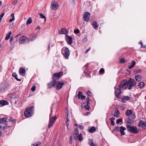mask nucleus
Here are the masks:
<instances>
[{"mask_svg": "<svg viewBox=\"0 0 146 146\" xmlns=\"http://www.w3.org/2000/svg\"><path fill=\"white\" fill-rule=\"evenodd\" d=\"M127 128L128 131L131 133L136 134L139 132V130L137 129V128L135 126H131L128 125L127 126Z\"/></svg>", "mask_w": 146, "mask_h": 146, "instance_id": "obj_1", "label": "nucleus"}, {"mask_svg": "<svg viewBox=\"0 0 146 146\" xmlns=\"http://www.w3.org/2000/svg\"><path fill=\"white\" fill-rule=\"evenodd\" d=\"M78 127L82 129H83L84 128L83 126L80 125H78Z\"/></svg>", "mask_w": 146, "mask_h": 146, "instance_id": "obj_58", "label": "nucleus"}, {"mask_svg": "<svg viewBox=\"0 0 146 146\" xmlns=\"http://www.w3.org/2000/svg\"><path fill=\"white\" fill-rule=\"evenodd\" d=\"M131 64V65L130 66H128V68L129 69H131L134 66L135 64V62L133 60Z\"/></svg>", "mask_w": 146, "mask_h": 146, "instance_id": "obj_32", "label": "nucleus"}, {"mask_svg": "<svg viewBox=\"0 0 146 146\" xmlns=\"http://www.w3.org/2000/svg\"><path fill=\"white\" fill-rule=\"evenodd\" d=\"M69 139H70V142H69V143H70V144H71L72 143V136H70V138H69Z\"/></svg>", "mask_w": 146, "mask_h": 146, "instance_id": "obj_56", "label": "nucleus"}, {"mask_svg": "<svg viewBox=\"0 0 146 146\" xmlns=\"http://www.w3.org/2000/svg\"><path fill=\"white\" fill-rule=\"evenodd\" d=\"M27 38L25 36H21L19 38V42L21 44H23L25 42Z\"/></svg>", "mask_w": 146, "mask_h": 146, "instance_id": "obj_17", "label": "nucleus"}, {"mask_svg": "<svg viewBox=\"0 0 146 146\" xmlns=\"http://www.w3.org/2000/svg\"><path fill=\"white\" fill-rule=\"evenodd\" d=\"M62 75L63 73L62 72L55 73L54 74L52 78L53 79V78H54V80H55L56 79H57L62 76Z\"/></svg>", "mask_w": 146, "mask_h": 146, "instance_id": "obj_12", "label": "nucleus"}, {"mask_svg": "<svg viewBox=\"0 0 146 146\" xmlns=\"http://www.w3.org/2000/svg\"><path fill=\"white\" fill-rule=\"evenodd\" d=\"M127 123L131 124L133 123V121L130 119H129L127 120Z\"/></svg>", "mask_w": 146, "mask_h": 146, "instance_id": "obj_48", "label": "nucleus"}, {"mask_svg": "<svg viewBox=\"0 0 146 146\" xmlns=\"http://www.w3.org/2000/svg\"><path fill=\"white\" fill-rule=\"evenodd\" d=\"M36 35L35 34H31L29 38V39L28 41H31L33 40L36 38Z\"/></svg>", "mask_w": 146, "mask_h": 146, "instance_id": "obj_22", "label": "nucleus"}, {"mask_svg": "<svg viewBox=\"0 0 146 146\" xmlns=\"http://www.w3.org/2000/svg\"><path fill=\"white\" fill-rule=\"evenodd\" d=\"M120 62L121 63H123L125 62V60L123 58H121L120 59Z\"/></svg>", "mask_w": 146, "mask_h": 146, "instance_id": "obj_53", "label": "nucleus"}, {"mask_svg": "<svg viewBox=\"0 0 146 146\" xmlns=\"http://www.w3.org/2000/svg\"><path fill=\"white\" fill-rule=\"evenodd\" d=\"M58 6V4L56 2L53 1L51 3V8L52 10L55 11L57 9Z\"/></svg>", "mask_w": 146, "mask_h": 146, "instance_id": "obj_7", "label": "nucleus"}, {"mask_svg": "<svg viewBox=\"0 0 146 146\" xmlns=\"http://www.w3.org/2000/svg\"><path fill=\"white\" fill-rule=\"evenodd\" d=\"M86 100L87 101V104H88V105H89V104H90V101L89 100V98H88V99H87Z\"/></svg>", "mask_w": 146, "mask_h": 146, "instance_id": "obj_60", "label": "nucleus"}, {"mask_svg": "<svg viewBox=\"0 0 146 146\" xmlns=\"http://www.w3.org/2000/svg\"><path fill=\"white\" fill-rule=\"evenodd\" d=\"M92 25L95 29H97L98 27V25L96 21H94L92 23Z\"/></svg>", "mask_w": 146, "mask_h": 146, "instance_id": "obj_33", "label": "nucleus"}, {"mask_svg": "<svg viewBox=\"0 0 146 146\" xmlns=\"http://www.w3.org/2000/svg\"><path fill=\"white\" fill-rule=\"evenodd\" d=\"M77 138L80 141H81L83 140V137L81 133H80L79 135H78Z\"/></svg>", "mask_w": 146, "mask_h": 146, "instance_id": "obj_38", "label": "nucleus"}, {"mask_svg": "<svg viewBox=\"0 0 146 146\" xmlns=\"http://www.w3.org/2000/svg\"><path fill=\"white\" fill-rule=\"evenodd\" d=\"M11 16L12 17V18L15 19V18H14V15L13 13H12L11 14Z\"/></svg>", "mask_w": 146, "mask_h": 146, "instance_id": "obj_63", "label": "nucleus"}, {"mask_svg": "<svg viewBox=\"0 0 146 146\" xmlns=\"http://www.w3.org/2000/svg\"><path fill=\"white\" fill-rule=\"evenodd\" d=\"M119 87L122 89L125 90L127 87L128 88L127 81L126 80H124L119 85Z\"/></svg>", "mask_w": 146, "mask_h": 146, "instance_id": "obj_5", "label": "nucleus"}, {"mask_svg": "<svg viewBox=\"0 0 146 146\" xmlns=\"http://www.w3.org/2000/svg\"><path fill=\"white\" fill-rule=\"evenodd\" d=\"M119 112L117 108H116L115 110V112L113 114V116L115 117H119Z\"/></svg>", "mask_w": 146, "mask_h": 146, "instance_id": "obj_24", "label": "nucleus"}, {"mask_svg": "<svg viewBox=\"0 0 146 146\" xmlns=\"http://www.w3.org/2000/svg\"><path fill=\"white\" fill-rule=\"evenodd\" d=\"M56 119V117H54L50 118V122L48 126V127L49 128H51L52 127Z\"/></svg>", "mask_w": 146, "mask_h": 146, "instance_id": "obj_9", "label": "nucleus"}, {"mask_svg": "<svg viewBox=\"0 0 146 146\" xmlns=\"http://www.w3.org/2000/svg\"><path fill=\"white\" fill-rule=\"evenodd\" d=\"M78 130L77 129H76L74 131V135H76L78 134Z\"/></svg>", "mask_w": 146, "mask_h": 146, "instance_id": "obj_41", "label": "nucleus"}, {"mask_svg": "<svg viewBox=\"0 0 146 146\" xmlns=\"http://www.w3.org/2000/svg\"><path fill=\"white\" fill-rule=\"evenodd\" d=\"M120 127L118 126H116L115 128V130L117 131H120Z\"/></svg>", "mask_w": 146, "mask_h": 146, "instance_id": "obj_47", "label": "nucleus"}, {"mask_svg": "<svg viewBox=\"0 0 146 146\" xmlns=\"http://www.w3.org/2000/svg\"><path fill=\"white\" fill-rule=\"evenodd\" d=\"M41 143L38 141L37 143H35L31 145V146H41Z\"/></svg>", "mask_w": 146, "mask_h": 146, "instance_id": "obj_30", "label": "nucleus"}, {"mask_svg": "<svg viewBox=\"0 0 146 146\" xmlns=\"http://www.w3.org/2000/svg\"><path fill=\"white\" fill-rule=\"evenodd\" d=\"M77 96L79 99H81L82 100H84L85 99V96H83L82 93L81 92H79Z\"/></svg>", "mask_w": 146, "mask_h": 146, "instance_id": "obj_18", "label": "nucleus"}, {"mask_svg": "<svg viewBox=\"0 0 146 146\" xmlns=\"http://www.w3.org/2000/svg\"><path fill=\"white\" fill-rule=\"evenodd\" d=\"M39 15L40 16V17L42 18H44V21H46V19L45 17L41 13H40L39 14Z\"/></svg>", "mask_w": 146, "mask_h": 146, "instance_id": "obj_43", "label": "nucleus"}, {"mask_svg": "<svg viewBox=\"0 0 146 146\" xmlns=\"http://www.w3.org/2000/svg\"><path fill=\"white\" fill-rule=\"evenodd\" d=\"M15 20V19L13 18L10 19L9 20V22H11L12 21H14Z\"/></svg>", "mask_w": 146, "mask_h": 146, "instance_id": "obj_62", "label": "nucleus"}, {"mask_svg": "<svg viewBox=\"0 0 146 146\" xmlns=\"http://www.w3.org/2000/svg\"><path fill=\"white\" fill-rule=\"evenodd\" d=\"M32 22V18L31 17H29L26 23V24L27 25H28L29 24L31 23Z\"/></svg>", "mask_w": 146, "mask_h": 146, "instance_id": "obj_36", "label": "nucleus"}, {"mask_svg": "<svg viewBox=\"0 0 146 146\" xmlns=\"http://www.w3.org/2000/svg\"><path fill=\"white\" fill-rule=\"evenodd\" d=\"M115 93L116 97L118 98L121 94V90L119 89L118 88L115 90Z\"/></svg>", "mask_w": 146, "mask_h": 146, "instance_id": "obj_19", "label": "nucleus"}, {"mask_svg": "<svg viewBox=\"0 0 146 146\" xmlns=\"http://www.w3.org/2000/svg\"><path fill=\"white\" fill-rule=\"evenodd\" d=\"M70 54V51L69 49L66 47L65 48V49L63 50V51L62 52V54L66 59H68V57L69 56Z\"/></svg>", "mask_w": 146, "mask_h": 146, "instance_id": "obj_6", "label": "nucleus"}, {"mask_svg": "<svg viewBox=\"0 0 146 146\" xmlns=\"http://www.w3.org/2000/svg\"><path fill=\"white\" fill-rule=\"evenodd\" d=\"M56 84V80H54V78H53V80L47 84L48 88H51L54 87L55 86Z\"/></svg>", "mask_w": 146, "mask_h": 146, "instance_id": "obj_8", "label": "nucleus"}, {"mask_svg": "<svg viewBox=\"0 0 146 146\" xmlns=\"http://www.w3.org/2000/svg\"><path fill=\"white\" fill-rule=\"evenodd\" d=\"M7 123H0V128L3 130H5L7 128Z\"/></svg>", "mask_w": 146, "mask_h": 146, "instance_id": "obj_23", "label": "nucleus"}, {"mask_svg": "<svg viewBox=\"0 0 146 146\" xmlns=\"http://www.w3.org/2000/svg\"><path fill=\"white\" fill-rule=\"evenodd\" d=\"M89 144L90 146H97L96 144L93 143V140L92 139H89Z\"/></svg>", "mask_w": 146, "mask_h": 146, "instance_id": "obj_29", "label": "nucleus"}, {"mask_svg": "<svg viewBox=\"0 0 146 146\" xmlns=\"http://www.w3.org/2000/svg\"><path fill=\"white\" fill-rule=\"evenodd\" d=\"M33 107L26 109L24 112L25 116L27 117H30L33 115Z\"/></svg>", "mask_w": 146, "mask_h": 146, "instance_id": "obj_2", "label": "nucleus"}, {"mask_svg": "<svg viewBox=\"0 0 146 146\" xmlns=\"http://www.w3.org/2000/svg\"><path fill=\"white\" fill-rule=\"evenodd\" d=\"M131 98L128 96L123 97L121 98L123 102H125V101L129 100L131 99Z\"/></svg>", "mask_w": 146, "mask_h": 146, "instance_id": "obj_25", "label": "nucleus"}, {"mask_svg": "<svg viewBox=\"0 0 146 146\" xmlns=\"http://www.w3.org/2000/svg\"><path fill=\"white\" fill-rule=\"evenodd\" d=\"M122 120L121 118H120L117 120L116 123L117 124H119L120 122H121Z\"/></svg>", "mask_w": 146, "mask_h": 146, "instance_id": "obj_46", "label": "nucleus"}, {"mask_svg": "<svg viewBox=\"0 0 146 146\" xmlns=\"http://www.w3.org/2000/svg\"><path fill=\"white\" fill-rule=\"evenodd\" d=\"M115 118L114 117H111L110 119L111 121V124L113 125H114V122L113 121V120Z\"/></svg>", "mask_w": 146, "mask_h": 146, "instance_id": "obj_42", "label": "nucleus"}, {"mask_svg": "<svg viewBox=\"0 0 146 146\" xmlns=\"http://www.w3.org/2000/svg\"><path fill=\"white\" fill-rule=\"evenodd\" d=\"M35 89H36L35 86H33L32 87V88H31V90L32 91L34 92L35 90Z\"/></svg>", "mask_w": 146, "mask_h": 146, "instance_id": "obj_54", "label": "nucleus"}, {"mask_svg": "<svg viewBox=\"0 0 146 146\" xmlns=\"http://www.w3.org/2000/svg\"><path fill=\"white\" fill-rule=\"evenodd\" d=\"M9 86L7 82H4L1 83L0 85V91L1 92H4L7 89Z\"/></svg>", "mask_w": 146, "mask_h": 146, "instance_id": "obj_4", "label": "nucleus"}, {"mask_svg": "<svg viewBox=\"0 0 146 146\" xmlns=\"http://www.w3.org/2000/svg\"><path fill=\"white\" fill-rule=\"evenodd\" d=\"M64 84V82L61 81H58L56 83V89L59 90L61 89Z\"/></svg>", "mask_w": 146, "mask_h": 146, "instance_id": "obj_13", "label": "nucleus"}, {"mask_svg": "<svg viewBox=\"0 0 146 146\" xmlns=\"http://www.w3.org/2000/svg\"><path fill=\"white\" fill-rule=\"evenodd\" d=\"M104 70L103 68H101L100 69L99 71V72L100 73H104Z\"/></svg>", "mask_w": 146, "mask_h": 146, "instance_id": "obj_51", "label": "nucleus"}, {"mask_svg": "<svg viewBox=\"0 0 146 146\" xmlns=\"http://www.w3.org/2000/svg\"><path fill=\"white\" fill-rule=\"evenodd\" d=\"M127 84L128 88L129 90H131L136 85V83L134 80L131 78L127 81Z\"/></svg>", "mask_w": 146, "mask_h": 146, "instance_id": "obj_3", "label": "nucleus"}, {"mask_svg": "<svg viewBox=\"0 0 146 146\" xmlns=\"http://www.w3.org/2000/svg\"><path fill=\"white\" fill-rule=\"evenodd\" d=\"M40 29V27L39 26H38L36 28V29Z\"/></svg>", "mask_w": 146, "mask_h": 146, "instance_id": "obj_64", "label": "nucleus"}, {"mask_svg": "<svg viewBox=\"0 0 146 146\" xmlns=\"http://www.w3.org/2000/svg\"><path fill=\"white\" fill-rule=\"evenodd\" d=\"M8 102L6 101L2 100L0 101V104L3 106L8 105Z\"/></svg>", "mask_w": 146, "mask_h": 146, "instance_id": "obj_27", "label": "nucleus"}, {"mask_svg": "<svg viewBox=\"0 0 146 146\" xmlns=\"http://www.w3.org/2000/svg\"><path fill=\"white\" fill-rule=\"evenodd\" d=\"M90 48H89V49H88L87 50H86L85 53H86V54L88 52L89 50H90Z\"/></svg>", "mask_w": 146, "mask_h": 146, "instance_id": "obj_61", "label": "nucleus"}, {"mask_svg": "<svg viewBox=\"0 0 146 146\" xmlns=\"http://www.w3.org/2000/svg\"><path fill=\"white\" fill-rule=\"evenodd\" d=\"M84 107L87 110H89L90 109V107L89 106V105L88 104H86V105H85L84 106Z\"/></svg>", "mask_w": 146, "mask_h": 146, "instance_id": "obj_50", "label": "nucleus"}, {"mask_svg": "<svg viewBox=\"0 0 146 146\" xmlns=\"http://www.w3.org/2000/svg\"><path fill=\"white\" fill-rule=\"evenodd\" d=\"M26 71L25 68L21 67L19 70V73L20 75L22 76H24L25 74Z\"/></svg>", "mask_w": 146, "mask_h": 146, "instance_id": "obj_15", "label": "nucleus"}, {"mask_svg": "<svg viewBox=\"0 0 146 146\" xmlns=\"http://www.w3.org/2000/svg\"><path fill=\"white\" fill-rule=\"evenodd\" d=\"M126 129L123 126H121L120 127V129L119 131L121 133V135H125V132L124 131Z\"/></svg>", "mask_w": 146, "mask_h": 146, "instance_id": "obj_20", "label": "nucleus"}, {"mask_svg": "<svg viewBox=\"0 0 146 146\" xmlns=\"http://www.w3.org/2000/svg\"><path fill=\"white\" fill-rule=\"evenodd\" d=\"M58 33L60 34L66 35L68 33V31L66 29L63 28L61 29L60 30H59Z\"/></svg>", "mask_w": 146, "mask_h": 146, "instance_id": "obj_16", "label": "nucleus"}, {"mask_svg": "<svg viewBox=\"0 0 146 146\" xmlns=\"http://www.w3.org/2000/svg\"><path fill=\"white\" fill-rule=\"evenodd\" d=\"M121 108L122 110H123L126 108V106L125 104H121Z\"/></svg>", "mask_w": 146, "mask_h": 146, "instance_id": "obj_44", "label": "nucleus"}, {"mask_svg": "<svg viewBox=\"0 0 146 146\" xmlns=\"http://www.w3.org/2000/svg\"><path fill=\"white\" fill-rule=\"evenodd\" d=\"M12 34V32L9 31L7 35L5 38V39L6 40H8L9 39L10 37V35Z\"/></svg>", "mask_w": 146, "mask_h": 146, "instance_id": "obj_34", "label": "nucleus"}, {"mask_svg": "<svg viewBox=\"0 0 146 146\" xmlns=\"http://www.w3.org/2000/svg\"><path fill=\"white\" fill-rule=\"evenodd\" d=\"M141 72V70L140 69L134 70L133 71V72L135 74L140 73Z\"/></svg>", "mask_w": 146, "mask_h": 146, "instance_id": "obj_40", "label": "nucleus"}, {"mask_svg": "<svg viewBox=\"0 0 146 146\" xmlns=\"http://www.w3.org/2000/svg\"><path fill=\"white\" fill-rule=\"evenodd\" d=\"M6 118L4 117L0 119V123H7Z\"/></svg>", "mask_w": 146, "mask_h": 146, "instance_id": "obj_28", "label": "nucleus"}, {"mask_svg": "<svg viewBox=\"0 0 146 146\" xmlns=\"http://www.w3.org/2000/svg\"><path fill=\"white\" fill-rule=\"evenodd\" d=\"M12 76L14 77L17 80V81H20L21 80V79H19L17 78V74L15 73H13Z\"/></svg>", "mask_w": 146, "mask_h": 146, "instance_id": "obj_35", "label": "nucleus"}, {"mask_svg": "<svg viewBox=\"0 0 146 146\" xmlns=\"http://www.w3.org/2000/svg\"><path fill=\"white\" fill-rule=\"evenodd\" d=\"M90 15V13L88 12H86L83 16L84 20L86 22H88Z\"/></svg>", "mask_w": 146, "mask_h": 146, "instance_id": "obj_10", "label": "nucleus"}, {"mask_svg": "<svg viewBox=\"0 0 146 146\" xmlns=\"http://www.w3.org/2000/svg\"><path fill=\"white\" fill-rule=\"evenodd\" d=\"M18 1V0H16L15 1H12V3L13 5H15L17 3Z\"/></svg>", "mask_w": 146, "mask_h": 146, "instance_id": "obj_55", "label": "nucleus"}, {"mask_svg": "<svg viewBox=\"0 0 146 146\" xmlns=\"http://www.w3.org/2000/svg\"><path fill=\"white\" fill-rule=\"evenodd\" d=\"M96 130V129L94 127H92L89 130V131L91 133H93Z\"/></svg>", "mask_w": 146, "mask_h": 146, "instance_id": "obj_37", "label": "nucleus"}, {"mask_svg": "<svg viewBox=\"0 0 146 146\" xmlns=\"http://www.w3.org/2000/svg\"><path fill=\"white\" fill-rule=\"evenodd\" d=\"M145 85V83L144 82H140L139 83V84L138 86L139 88H142Z\"/></svg>", "mask_w": 146, "mask_h": 146, "instance_id": "obj_31", "label": "nucleus"}, {"mask_svg": "<svg viewBox=\"0 0 146 146\" xmlns=\"http://www.w3.org/2000/svg\"><path fill=\"white\" fill-rule=\"evenodd\" d=\"M20 99H18L17 101H15V104L16 106L17 107H20L22 106V103L20 101Z\"/></svg>", "mask_w": 146, "mask_h": 146, "instance_id": "obj_21", "label": "nucleus"}, {"mask_svg": "<svg viewBox=\"0 0 146 146\" xmlns=\"http://www.w3.org/2000/svg\"><path fill=\"white\" fill-rule=\"evenodd\" d=\"M4 15V13H3L1 14L0 16V20H1L2 17H3Z\"/></svg>", "mask_w": 146, "mask_h": 146, "instance_id": "obj_59", "label": "nucleus"}, {"mask_svg": "<svg viewBox=\"0 0 146 146\" xmlns=\"http://www.w3.org/2000/svg\"><path fill=\"white\" fill-rule=\"evenodd\" d=\"M138 126L141 127L145 129L146 127V121L140 120L139 122Z\"/></svg>", "mask_w": 146, "mask_h": 146, "instance_id": "obj_11", "label": "nucleus"}, {"mask_svg": "<svg viewBox=\"0 0 146 146\" xmlns=\"http://www.w3.org/2000/svg\"><path fill=\"white\" fill-rule=\"evenodd\" d=\"M13 40V38L12 37H11L10 39V44L11 45H14L15 44V42H12Z\"/></svg>", "mask_w": 146, "mask_h": 146, "instance_id": "obj_45", "label": "nucleus"}, {"mask_svg": "<svg viewBox=\"0 0 146 146\" xmlns=\"http://www.w3.org/2000/svg\"><path fill=\"white\" fill-rule=\"evenodd\" d=\"M87 94L88 96H91L92 95L91 93L89 91H88L87 92Z\"/></svg>", "mask_w": 146, "mask_h": 146, "instance_id": "obj_57", "label": "nucleus"}, {"mask_svg": "<svg viewBox=\"0 0 146 146\" xmlns=\"http://www.w3.org/2000/svg\"><path fill=\"white\" fill-rule=\"evenodd\" d=\"M80 32V31L78 29H76V30H75L74 31V33L75 34H78Z\"/></svg>", "mask_w": 146, "mask_h": 146, "instance_id": "obj_49", "label": "nucleus"}, {"mask_svg": "<svg viewBox=\"0 0 146 146\" xmlns=\"http://www.w3.org/2000/svg\"><path fill=\"white\" fill-rule=\"evenodd\" d=\"M66 39L68 44H72V37L68 35H66Z\"/></svg>", "mask_w": 146, "mask_h": 146, "instance_id": "obj_14", "label": "nucleus"}, {"mask_svg": "<svg viewBox=\"0 0 146 146\" xmlns=\"http://www.w3.org/2000/svg\"><path fill=\"white\" fill-rule=\"evenodd\" d=\"M142 77L140 75H136L135 76V78L136 81L139 82L141 81Z\"/></svg>", "mask_w": 146, "mask_h": 146, "instance_id": "obj_26", "label": "nucleus"}, {"mask_svg": "<svg viewBox=\"0 0 146 146\" xmlns=\"http://www.w3.org/2000/svg\"><path fill=\"white\" fill-rule=\"evenodd\" d=\"M132 111L131 110H128L126 112V114L127 116H129L131 115Z\"/></svg>", "mask_w": 146, "mask_h": 146, "instance_id": "obj_39", "label": "nucleus"}, {"mask_svg": "<svg viewBox=\"0 0 146 146\" xmlns=\"http://www.w3.org/2000/svg\"><path fill=\"white\" fill-rule=\"evenodd\" d=\"M10 121L11 122H12L13 123H14L15 122V119H13L12 117H11L10 118Z\"/></svg>", "mask_w": 146, "mask_h": 146, "instance_id": "obj_52", "label": "nucleus"}]
</instances>
